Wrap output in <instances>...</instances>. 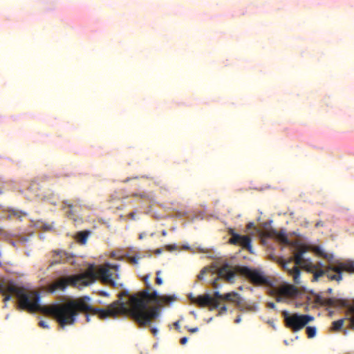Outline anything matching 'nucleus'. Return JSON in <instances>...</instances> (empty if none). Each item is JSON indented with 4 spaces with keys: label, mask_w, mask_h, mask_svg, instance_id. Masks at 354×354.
I'll return each mask as SVG.
<instances>
[{
    "label": "nucleus",
    "mask_w": 354,
    "mask_h": 354,
    "mask_svg": "<svg viewBox=\"0 0 354 354\" xmlns=\"http://www.w3.org/2000/svg\"><path fill=\"white\" fill-rule=\"evenodd\" d=\"M0 294L3 297V302L11 299V295L18 299L19 307L29 312H39L54 318L59 325L64 328L66 325H73L76 321L79 312L88 313L93 315H98L100 319L115 317L113 310L110 306L106 309L94 308L88 301V297L77 300L69 301L64 304L41 306L40 295L35 290H27L23 287L15 285L12 281L0 283Z\"/></svg>",
    "instance_id": "obj_1"
},
{
    "label": "nucleus",
    "mask_w": 354,
    "mask_h": 354,
    "mask_svg": "<svg viewBox=\"0 0 354 354\" xmlns=\"http://www.w3.org/2000/svg\"><path fill=\"white\" fill-rule=\"evenodd\" d=\"M149 275L143 278L146 285V289L129 296L128 303L120 301H115L110 306L114 312L113 316L129 315L140 326H145L159 316V310L156 306L149 307L151 302L158 305L169 304L176 300V297L173 295H159L156 290H151V286L149 282Z\"/></svg>",
    "instance_id": "obj_2"
},
{
    "label": "nucleus",
    "mask_w": 354,
    "mask_h": 354,
    "mask_svg": "<svg viewBox=\"0 0 354 354\" xmlns=\"http://www.w3.org/2000/svg\"><path fill=\"white\" fill-rule=\"evenodd\" d=\"M91 269L79 274L62 277L50 285L49 290L53 292L57 290H64L68 286L73 287L88 286L93 281Z\"/></svg>",
    "instance_id": "obj_3"
},
{
    "label": "nucleus",
    "mask_w": 354,
    "mask_h": 354,
    "mask_svg": "<svg viewBox=\"0 0 354 354\" xmlns=\"http://www.w3.org/2000/svg\"><path fill=\"white\" fill-rule=\"evenodd\" d=\"M315 301L323 306H328L334 308H346V315L348 317L347 319L349 321V328L354 330V299L352 303H350L346 299H336L334 297L326 299L319 295H317L315 297Z\"/></svg>",
    "instance_id": "obj_4"
},
{
    "label": "nucleus",
    "mask_w": 354,
    "mask_h": 354,
    "mask_svg": "<svg viewBox=\"0 0 354 354\" xmlns=\"http://www.w3.org/2000/svg\"><path fill=\"white\" fill-rule=\"evenodd\" d=\"M345 271L349 273H354V261H348L340 263L337 266H330L325 270H320L314 272V280H317L319 277L326 274L327 277L330 280L339 281L342 279V272Z\"/></svg>",
    "instance_id": "obj_5"
},
{
    "label": "nucleus",
    "mask_w": 354,
    "mask_h": 354,
    "mask_svg": "<svg viewBox=\"0 0 354 354\" xmlns=\"http://www.w3.org/2000/svg\"><path fill=\"white\" fill-rule=\"evenodd\" d=\"M282 315L284 318L286 326L294 332L300 330L310 322L314 320V317L311 315H300L298 313L290 314L287 311H283Z\"/></svg>",
    "instance_id": "obj_6"
},
{
    "label": "nucleus",
    "mask_w": 354,
    "mask_h": 354,
    "mask_svg": "<svg viewBox=\"0 0 354 354\" xmlns=\"http://www.w3.org/2000/svg\"><path fill=\"white\" fill-rule=\"evenodd\" d=\"M238 272L243 276L248 278L250 281L256 286L267 284L268 278L257 269H252L247 266H242L238 269Z\"/></svg>",
    "instance_id": "obj_7"
},
{
    "label": "nucleus",
    "mask_w": 354,
    "mask_h": 354,
    "mask_svg": "<svg viewBox=\"0 0 354 354\" xmlns=\"http://www.w3.org/2000/svg\"><path fill=\"white\" fill-rule=\"evenodd\" d=\"M90 269L91 271H92L91 272L93 281L91 282L89 285L93 283L97 279H100L104 283L110 284L113 287L116 286V283L111 278L112 274L109 269L104 267H100L97 270L94 265L90 264L84 272H88Z\"/></svg>",
    "instance_id": "obj_8"
},
{
    "label": "nucleus",
    "mask_w": 354,
    "mask_h": 354,
    "mask_svg": "<svg viewBox=\"0 0 354 354\" xmlns=\"http://www.w3.org/2000/svg\"><path fill=\"white\" fill-rule=\"evenodd\" d=\"M69 263L75 264L74 256L62 250H55L50 252L48 268L55 265Z\"/></svg>",
    "instance_id": "obj_9"
},
{
    "label": "nucleus",
    "mask_w": 354,
    "mask_h": 354,
    "mask_svg": "<svg viewBox=\"0 0 354 354\" xmlns=\"http://www.w3.org/2000/svg\"><path fill=\"white\" fill-rule=\"evenodd\" d=\"M230 234H231V238L229 240L230 243L239 245L243 248L247 249L250 253H252V239L249 236L240 235L234 232L233 230H230Z\"/></svg>",
    "instance_id": "obj_10"
},
{
    "label": "nucleus",
    "mask_w": 354,
    "mask_h": 354,
    "mask_svg": "<svg viewBox=\"0 0 354 354\" xmlns=\"http://www.w3.org/2000/svg\"><path fill=\"white\" fill-rule=\"evenodd\" d=\"M189 299L200 307L209 306L210 309L218 308L220 305V302L216 301V299H214L209 294L198 295L196 297L190 295Z\"/></svg>",
    "instance_id": "obj_11"
},
{
    "label": "nucleus",
    "mask_w": 354,
    "mask_h": 354,
    "mask_svg": "<svg viewBox=\"0 0 354 354\" xmlns=\"http://www.w3.org/2000/svg\"><path fill=\"white\" fill-rule=\"evenodd\" d=\"M306 251L307 248L306 247H299L297 252L295 253L294 257L292 258V262L294 261L295 266H297L299 268L301 267L308 272H312V270L314 268L313 264L303 258V255Z\"/></svg>",
    "instance_id": "obj_12"
},
{
    "label": "nucleus",
    "mask_w": 354,
    "mask_h": 354,
    "mask_svg": "<svg viewBox=\"0 0 354 354\" xmlns=\"http://www.w3.org/2000/svg\"><path fill=\"white\" fill-rule=\"evenodd\" d=\"M218 277L212 282L214 288H218L219 286L217 283L218 278H223L228 281L233 280L235 272L232 270V267L228 263L223 264L217 271Z\"/></svg>",
    "instance_id": "obj_13"
},
{
    "label": "nucleus",
    "mask_w": 354,
    "mask_h": 354,
    "mask_svg": "<svg viewBox=\"0 0 354 354\" xmlns=\"http://www.w3.org/2000/svg\"><path fill=\"white\" fill-rule=\"evenodd\" d=\"M282 268L292 277L295 283L299 284L300 283V268L292 264V258L283 262Z\"/></svg>",
    "instance_id": "obj_14"
},
{
    "label": "nucleus",
    "mask_w": 354,
    "mask_h": 354,
    "mask_svg": "<svg viewBox=\"0 0 354 354\" xmlns=\"http://www.w3.org/2000/svg\"><path fill=\"white\" fill-rule=\"evenodd\" d=\"M297 288L293 285H286L281 287L277 293V301H283L287 297H293L298 295Z\"/></svg>",
    "instance_id": "obj_15"
},
{
    "label": "nucleus",
    "mask_w": 354,
    "mask_h": 354,
    "mask_svg": "<svg viewBox=\"0 0 354 354\" xmlns=\"http://www.w3.org/2000/svg\"><path fill=\"white\" fill-rule=\"evenodd\" d=\"M223 300L231 301L238 306L241 304V298L236 292H231L225 294Z\"/></svg>",
    "instance_id": "obj_16"
},
{
    "label": "nucleus",
    "mask_w": 354,
    "mask_h": 354,
    "mask_svg": "<svg viewBox=\"0 0 354 354\" xmlns=\"http://www.w3.org/2000/svg\"><path fill=\"white\" fill-rule=\"evenodd\" d=\"M275 239L283 244H285V245L290 244V241L288 239V236L283 232H278Z\"/></svg>",
    "instance_id": "obj_17"
},
{
    "label": "nucleus",
    "mask_w": 354,
    "mask_h": 354,
    "mask_svg": "<svg viewBox=\"0 0 354 354\" xmlns=\"http://www.w3.org/2000/svg\"><path fill=\"white\" fill-rule=\"evenodd\" d=\"M345 319H346L343 318V319H338L337 321H334L332 323V328H331L332 330L334 331L340 330L344 325Z\"/></svg>",
    "instance_id": "obj_18"
},
{
    "label": "nucleus",
    "mask_w": 354,
    "mask_h": 354,
    "mask_svg": "<svg viewBox=\"0 0 354 354\" xmlns=\"http://www.w3.org/2000/svg\"><path fill=\"white\" fill-rule=\"evenodd\" d=\"M63 204L64 206L63 208L68 207L69 209L66 212L67 216L71 218H73V216H75V214L73 211L72 210V208L73 207V204L71 203H68V201H63Z\"/></svg>",
    "instance_id": "obj_19"
},
{
    "label": "nucleus",
    "mask_w": 354,
    "mask_h": 354,
    "mask_svg": "<svg viewBox=\"0 0 354 354\" xmlns=\"http://www.w3.org/2000/svg\"><path fill=\"white\" fill-rule=\"evenodd\" d=\"M88 236V232L86 231H81L77 234V239L82 243H85Z\"/></svg>",
    "instance_id": "obj_20"
},
{
    "label": "nucleus",
    "mask_w": 354,
    "mask_h": 354,
    "mask_svg": "<svg viewBox=\"0 0 354 354\" xmlns=\"http://www.w3.org/2000/svg\"><path fill=\"white\" fill-rule=\"evenodd\" d=\"M277 233H278V231L272 229L270 230H268V231L263 232V236H264L266 238H272V239H275L277 237Z\"/></svg>",
    "instance_id": "obj_21"
},
{
    "label": "nucleus",
    "mask_w": 354,
    "mask_h": 354,
    "mask_svg": "<svg viewBox=\"0 0 354 354\" xmlns=\"http://www.w3.org/2000/svg\"><path fill=\"white\" fill-rule=\"evenodd\" d=\"M306 334L308 338H313L316 335V328L314 326H308L306 328Z\"/></svg>",
    "instance_id": "obj_22"
},
{
    "label": "nucleus",
    "mask_w": 354,
    "mask_h": 354,
    "mask_svg": "<svg viewBox=\"0 0 354 354\" xmlns=\"http://www.w3.org/2000/svg\"><path fill=\"white\" fill-rule=\"evenodd\" d=\"M133 197H140L142 199H150L151 195L146 193V192H142L140 194L134 193L131 195Z\"/></svg>",
    "instance_id": "obj_23"
},
{
    "label": "nucleus",
    "mask_w": 354,
    "mask_h": 354,
    "mask_svg": "<svg viewBox=\"0 0 354 354\" xmlns=\"http://www.w3.org/2000/svg\"><path fill=\"white\" fill-rule=\"evenodd\" d=\"M224 295H221L218 291H215L214 292V299H216L219 302V300H223Z\"/></svg>",
    "instance_id": "obj_24"
},
{
    "label": "nucleus",
    "mask_w": 354,
    "mask_h": 354,
    "mask_svg": "<svg viewBox=\"0 0 354 354\" xmlns=\"http://www.w3.org/2000/svg\"><path fill=\"white\" fill-rule=\"evenodd\" d=\"M315 252L319 256L322 257L324 258H327V254L320 248H317L315 250Z\"/></svg>",
    "instance_id": "obj_25"
},
{
    "label": "nucleus",
    "mask_w": 354,
    "mask_h": 354,
    "mask_svg": "<svg viewBox=\"0 0 354 354\" xmlns=\"http://www.w3.org/2000/svg\"><path fill=\"white\" fill-rule=\"evenodd\" d=\"M207 270H208V269H207V268H204L201 271L200 274L198 275V278L199 279H203V276H204V274L207 272Z\"/></svg>",
    "instance_id": "obj_26"
},
{
    "label": "nucleus",
    "mask_w": 354,
    "mask_h": 354,
    "mask_svg": "<svg viewBox=\"0 0 354 354\" xmlns=\"http://www.w3.org/2000/svg\"><path fill=\"white\" fill-rule=\"evenodd\" d=\"M39 326L43 328H48L49 326L47 324V322L46 321H44V320H41L39 322Z\"/></svg>",
    "instance_id": "obj_27"
},
{
    "label": "nucleus",
    "mask_w": 354,
    "mask_h": 354,
    "mask_svg": "<svg viewBox=\"0 0 354 354\" xmlns=\"http://www.w3.org/2000/svg\"><path fill=\"white\" fill-rule=\"evenodd\" d=\"M123 296H129V292H128L127 290H124L123 292H122L121 293H120V294L118 295L119 299H118V301H120L123 302V301H122V297Z\"/></svg>",
    "instance_id": "obj_28"
},
{
    "label": "nucleus",
    "mask_w": 354,
    "mask_h": 354,
    "mask_svg": "<svg viewBox=\"0 0 354 354\" xmlns=\"http://www.w3.org/2000/svg\"><path fill=\"white\" fill-rule=\"evenodd\" d=\"M227 312V307L225 306H223L219 308V311L218 315H221Z\"/></svg>",
    "instance_id": "obj_29"
},
{
    "label": "nucleus",
    "mask_w": 354,
    "mask_h": 354,
    "mask_svg": "<svg viewBox=\"0 0 354 354\" xmlns=\"http://www.w3.org/2000/svg\"><path fill=\"white\" fill-rule=\"evenodd\" d=\"M162 283H163V281H162V279L160 278V277H156V283L157 285L160 286V285L162 284Z\"/></svg>",
    "instance_id": "obj_30"
},
{
    "label": "nucleus",
    "mask_w": 354,
    "mask_h": 354,
    "mask_svg": "<svg viewBox=\"0 0 354 354\" xmlns=\"http://www.w3.org/2000/svg\"><path fill=\"white\" fill-rule=\"evenodd\" d=\"M188 330L190 332V333H196L197 331H198V327H194V328H190L188 329Z\"/></svg>",
    "instance_id": "obj_31"
},
{
    "label": "nucleus",
    "mask_w": 354,
    "mask_h": 354,
    "mask_svg": "<svg viewBox=\"0 0 354 354\" xmlns=\"http://www.w3.org/2000/svg\"><path fill=\"white\" fill-rule=\"evenodd\" d=\"M187 340H188L187 337H184L180 339V344H183V345L187 343Z\"/></svg>",
    "instance_id": "obj_32"
},
{
    "label": "nucleus",
    "mask_w": 354,
    "mask_h": 354,
    "mask_svg": "<svg viewBox=\"0 0 354 354\" xmlns=\"http://www.w3.org/2000/svg\"><path fill=\"white\" fill-rule=\"evenodd\" d=\"M241 322V315H238V316L236 317V319H235V320H234V322H235L236 324H239Z\"/></svg>",
    "instance_id": "obj_33"
},
{
    "label": "nucleus",
    "mask_w": 354,
    "mask_h": 354,
    "mask_svg": "<svg viewBox=\"0 0 354 354\" xmlns=\"http://www.w3.org/2000/svg\"><path fill=\"white\" fill-rule=\"evenodd\" d=\"M323 225H324V223H323V222H322V221H318V222H317V223H316V224H315V227H320V226H323Z\"/></svg>",
    "instance_id": "obj_34"
},
{
    "label": "nucleus",
    "mask_w": 354,
    "mask_h": 354,
    "mask_svg": "<svg viewBox=\"0 0 354 354\" xmlns=\"http://www.w3.org/2000/svg\"><path fill=\"white\" fill-rule=\"evenodd\" d=\"M268 307H270L271 308H274L275 307V304L272 302H269L268 304Z\"/></svg>",
    "instance_id": "obj_35"
},
{
    "label": "nucleus",
    "mask_w": 354,
    "mask_h": 354,
    "mask_svg": "<svg viewBox=\"0 0 354 354\" xmlns=\"http://www.w3.org/2000/svg\"><path fill=\"white\" fill-rule=\"evenodd\" d=\"M151 332L154 335H156V334L158 333V330L155 328H151Z\"/></svg>",
    "instance_id": "obj_36"
},
{
    "label": "nucleus",
    "mask_w": 354,
    "mask_h": 354,
    "mask_svg": "<svg viewBox=\"0 0 354 354\" xmlns=\"http://www.w3.org/2000/svg\"><path fill=\"white\" fill-rule=\"evenodd\" d=\"M174 326L176 327V329H178L180 328L179 322H176L174 323Z\"/></svg>",
    "instance_id": "obj_37"
},
{
    "label": "nucleus",
    "mask_w": 354,
    "mask_h": 354,
    "mask_svg": "<svg viewBox=\"0 0 354 354\" xmlns=\"http://www.w3.org/2000/svg\"><path fill=\"white\" fill-rule=\"evenodd\" d=\"M100 295H102V296H108V294L106 292H104V291H102L100 292Z\"/></svg>",
    "instance_id": "obj_38"
},
{
    "label": "nucleus",
    "mask_w": 354,
    "mask_h": 354,
    "mask_svg": "<svg viewBox=\"0 0 354 354\" xmlns=\"http://www.w3.org/2000/svg\"><path fill=\"white\" fill-rule=\"evenodd\" d=\"M145 233H141V234H139V239H143V238H144V236H145Z\"/></svg>",
    "instance_id": "obj_39"
},
{
    "label": "nucleus",
    "mask_w": 354,
    "mask_h": 354,
    "mask_svg": "<svg viewBox=\"0 0 354 354\" xmlns=\"http://www.w3.org/2000/svg\"><path fill=\"white\" fill-rule=\"evenodd\" d=\"M160 273H161V271H160V270H158V271H156V277H160Z\"/></svg>",
    "instance_id": "obj_40"
},
{
    "label": "nucleus",
    "mask_w": 354,
    "mask_h": 354,
    "mask_svg": "<svg viewBox=\"0 0 354 354\" xmlns=\"http://www.w3.org/2000/svg\"><path fill=\"white\" fill-rule=\"evenodd\" d=\"M252 226H253V223H250L247 225L248 228H251Z\"/></svg>",
    "instance_id": "obj_41"
},
{
    "label": "nucleus",
    "mask_w": 354,
    "mask_h": 354,
    "mask_svg": "<svg viewBox=\"0 0 354 354\" xmlns=\"http://www.w3.org/2000/svg\"><path fill=\"white\" fill-rule=\"evenodd\" d=\"M162 236H166L167 235V232L165 230H162Z\"/></svg>",
    "instance_id": "obj_42"
},
{
    "label": "nucleus",
    "mask_w": 354,
    "mask_h": 354,
    "mask_svg": "<svg viewBox=\"0 0 354 354\" xmlns=\"http://www.w3.org/2000/svg\"><path fill=\"white\" fill-rule=\"evenodd\" d=\"M86 322H88L90 321L89 316L88 315H86Z\"/></svg>",
    "instance_id": "obj_43"
},
{
    "label": "nucleus",
    "mask_w": 354,
    "mask_h": 354,
    "mask_svg": "<svg viewBox=\"0 0 354 354\" xmlns=\"http://www.w3.org/2000/svg\"><path fill=\"white\" fill-rule=\"evenodd\" d=\"M167 247L169 248V250H171V249H172V248H176V246H175V245H173V246H170V245H169V246H167Z\"/></svg>",
    "instance_id": "obj_44"
},
{
    "label": "nucleus",
    "mask_w": 354,
    "mask_h": 354,
    "mask_svg": "<svg viewBox=\"0 0 354 354\" xmlns=\"http://www.w3.org/2000/svg\"><path fill=\"white\" fill-rule=\"evenodd\" d=\"M284 342V344H285L286 346H288V341H287V340H284V342Z\"/></svg>",
    "instance_id": "obj_45"
},
{
    "label": "nucleus",
    "mask_w": 354,
    "mask_h": 354,
    "mask_svg": "<svg viewBox=\"0 0 354 354\" xmlns=\"http://www.w3.org/2000/svg\"><path fill=\"white\" fill-rule=\"evenodd\" d=\"M331 291H332V289H331V288H329V289H328V292H331Z\"/></svg>",
    "instance_id": "obj_46"
}]
</instances>
